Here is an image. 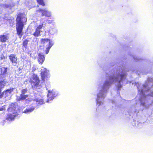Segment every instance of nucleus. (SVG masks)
Returning <instances> with one entry per match:
<instances>
[{
	"label": "nucleus",
	"mask_w": 153,
	"mask_h": 153,
	"mask_svg": "<svg viewBox=\"0 0 153 153\" xmlns=\"http://www.w3.org/2000/svg\"><path fill=\"white\" fill-rule=\"evenodd\" d=\"M28 96L27 95H25L21 94L20 96L17 97V100L18 101L23 100L27 98Z\"/></svg>",
	"instance_id": "nucleus-15"
},
{
	"label": "nucleus",
	"mask_w": 153,
	"mask_h": 153,
	"mask_svg": "<svg viewBox=\"0 0 153 153\" xmlns=\"http://www.w3.org/2000/svg\"><path fill=\"white\" fill-rule=\"evenodd\" d=\"M7 68L2 67L0 68V85L1 86H4L7 83L5 79V78L7 76Z\"/></svg>",
	"instance_id": "nucleus-6"
},
{
	"label": "nucleus",
	"mask_w": 153,
	"mask_h": 153,
	"mask_svg": "<svg viewBox=\"0 0 153 153\" xmlns=\"http://www.w3.org/2000/svg\"><path fill=\"white\" fill-rule=\"evenodd\" d=\"M9 58L12 62L13 65H16L17 63V60L16 56L14 54H12L9 56Z\"/></svg>",
	"instance_id": "nucleus-10"
},
{
	"label": "nucleus",
	"mask_w": 153,
	"mask_h": 153,
	"mask_svg": "<svg viewBox=\"0 0 153 153\" xmlns=\"http://www.w3.org/2000/svg\"><path fill=\"white\" fill-rule=\"evenodd\" d=\"M41 76L42 82L40 83V81L37 75L34 74L30 77V82L31 83L32 88L34 90L40 89L45 85V79L48 77V71L45 68L41 69Z\"/></svg>",
	"instance_id": "nucleus-3"
},
{
	"label": "nucleus",
	"mask_w": 153,
	"mask_h": 153,
	"mask_svg": "<svg viewBox=\"0 0 153 153\" xmlns=\"http://www.w3.org/2000/svg\"><path fill=\"white\" fill-rule=\"evenodd\" d=\"M27 91V90L26 89H24L22 90V94H25L26 92Z\"/></svg>",
	"instance_id": "nucleus-23"
},
{
	"label": "nucleus",
	"mask_w": 153,
	"mask_h": 153,
	"mask_svg": "<svg viewBox=\"0 0 153 153\" xmlns=\"http://www.w3.org/2000/svg\"><path fill=\"white\" fill-rule=\"evenodd\" d=\"M137 97H137H137H136V99H137Z\"/></svg>",
	"instance_id": "nucleus-29"
},
{
	"label": "nucleus",
	"mask_w": 153,
	"mask_h": 153,
	"mask_svg": "<svg viewBox=\"0 0 153 153\" xmlns=\"http://www.w3.org/2000/svg\"><path fill=\"white\" fill-rule=\"evenodd\" d=\"M42 25H39L38 27L36 28V29H38V30H40V29L42 28L43 25V22H42Z\"/></svg>",
	"instance_id": "nucleus-21"
},
{
	"label": "nucleus",
	"mask_w": 153,
	"mask_h": 153,
	"mask_svg": "<svg viewBox=\"0 0 153 153\" xmlns=\"http://www.w3.org/2000/svg\"><path fill=\"white\" fill-rule=\"evenodd\" d=\"M9 39V36L6 34L0 35V42H6Z\"/></svg>",
	"instance_id": "nucleus-12"
},
{
	"label": "nucleus",
	"mask_w": 153,
	"mask_h": 153,
	"mask_svg": "<svg viewBox=\"0 0 153 153\" xmlns=\"http://www.w3.org/2000/svg\"><path fill=\"white\" fill-rule=\"evenodd\" d=\"M14 89V88H12L4 91L2 94L0 95V98H1L3 97H6L7 96L10 95Z\"/></svg>",
	"instance_id": "nucleus-9"
},
{
	"label": "nucleus",
	"mask_w": 153,
	"mask_h": 153,
	"mask_svg": "<svg viewBox=\"0 0 153 153\" xmlns=\"http://www.w3.org/2000/svg\"><path fill=\"white\" fill-rule=\"evenodd\" d=\"M50 44V45H48V46L47 47L46 49V54H47L48 53L51 47L53 45L54 43H51L49 42Z\"/></svg>",
	"instance_id": "nucleus-18"
},
{
	"label": "nucleus",
	"mask_w": 153,
	"mask_h": 153,
	"mask_svg": "<svg viewBox=\"0 0 153 153\" xmlns=\"http://www.w3.org/2000/svg\"><path fill=\"white\" fill-rule=\"evenodd\" d=\"M27 1H26V4H27ZM31 1H30L28 3V4H26L27 5H28V6H30V4H31Z\"/></svg>",
	"instance_id": "nucleus-26"
},
{
	"label": "nucleus",
	"mask_w": 153,
	"mask_h": 153,
	"mask_svg": "<svg viewBox=\"0 0 153 153\" xmlns=\"http://www.w3.org/2000/svg\"><path fill=\"white\" fill-rule=\"evenodd\" d=\"M35 106L34 105H30L29 107L27 108L24 111L23 113L28 114L32 112L35 109Z\"/></svg>",
	"instance_id": "nucleus-11"
},
{
	"label": "nucleus",
	"mask_w": 153,
	"mask_h": 153,
	"mask_svg": "<svg viewBox=\"0 0 153 153\" xmlns=\"http://www.w3.org/2000/svg\"><path fill=\"white\" fill-rule=\"evenodd\" d=\"M40 31L38 29H36L35 32L33 33V35L35 36H38L40 34Z\"/></svg>",
	"instance_id": "nucleus-19"
},
{
	"label": "nucleus",
	"mask_w": 153,
	"mask_h": 153,
	"mask_svg": "<svg viewBox=\"0 0 153 153\" xmlns=\"http://www.w3.org/2000/svg\"><path fill=\"white\" fill-rule=\"evenodd\" d=\"M44 56L41 54L39 53L38 56V61L40 63L42 64L44 62L45 60Z\"/></svg>",
	"instance_id": "nucleus-14"
},
{
	"label": "nucleus",
	"mask_w": 153,
	"mask_h": 153,
	"mask_svg": "<svg viewBox=\"0 0 153 153\" xmlns=\"http://www.w3.org/2000/svg\"><path fill=\"white\" fill-rule=\"evenodd\" d=\"M49 33L51 35H53V34L56 33L57 30L55 28H51L49 30Z\"/></svg>",
	"instance_id": "nucleus-17"
},
{
	"label": "nucleus",
	"mask_w": 153,
	"mask_h": 153,
	"mask_svg": "<svg viewBox=\"0 0 153 153\" xmlns=\"http://www.w3.org/2000/svg\"><path fill=\"white\" fill-rule=\"evenodd\" d=\"M42 19H41V22H42Z\"/></svg>",
	"instance_id": "nucleus-27"
},
{
	"label": "nucleus",
	"mask_w": 153,
	"mask_h": 153,
	"mask_svg": "<svg viewBox=\"0 0 153 153\" xmlns=\"http://www.w3.org/2000/svg\"><path fill=\"white\" fill-rule=\"evenodd\" d=\"M133 58L135 60H136V61H137L138 60V58H137V57H135V56H134Z\"/></svg>",
	"instance_id": "nucleus-24"
},
{
	"label": "nucleus",
	"mask_w": 153,
	"mask_h": 153,
	"mask_svg": "<svg viewBox=\"0 0 153 153\" xmlns=\"http://www.w3.org/2000/svg\"><path fill=\"white\" fill-rule=\"evenodd\" d=\"M135 84L138 88V96H139L140 104L139 108H136V106H132L131 108V112L137 114L139 111H143L147 109L152 104H153V101L150 102L148 100L151 97H153V78H148L143 85H139L138 83Z\"/></svg>",
	"instance_id": "nucleus-2"
},
{
	"label": "nucleus",
	"mask_w": 153,
	"mask_h": 153,
	"mask_svg": "<svg viewBox=\"0 0 153 153\" xmlns=\"http://www.w3.org/2000/svg\"><path fill=\"white\" fill-rule=\"evenodd\" d=\"M107 76L108 78V80H107L101 88H99V93L97 94V98L96 100L97 104L100 106L103 104L104 99L106 96V94L111 84H115L118 88V90H120L122 87V84H126L128 83V81L126 79V72L124 68L120 67L111 70L107 74Z\"/></svg>",
	"instance_id": "nucleus-1"
},
{
	"label": "nucleus",
	"mask_w": 153,
	"mask_h": 153,
	"mask_svg": "<svg viewBox=\"0 0 153 153\" xmlns=\"http://www.w3.org/2000/svg\"><path fill=\"white\" fill-rule=\"evenodd\" d=\"M48 94L47 95L48 99L47 102H49V101L52 100L54 97H56L57 94V92L55 90H50L48 91Z\"/></svg>",
	"instance_id": "nucleus-8"
},
{
	"label": "nucleus",
	"mask_w": 153,
	"mask_h": 153,
	"mask_svg": "<svg viewBox=\"0 0 153 153\" xmlns=\"http://www.w3.org/2000/svg\"><path fill=\"white\" fill-rule=\"evenodd\" d=\"M27 19L25 17H21L19 14L16 19V30L17 34L21 38L23 35L22 30L23 28L24 23L26 22Z\"/></svg>",
	"instance_id": "nucleus-4"
},
{
	"label": "nucleus",
	"mask_w": 153,
	"mask_h": 153,
	"mask_svg": "<svg viewBox=\"0 0 153 153\" xmlns=\"http://www.w3.org/2000/svg\"><path fill=\"white\" fill-rule=\"evenodd\" d=\"M27 42L28 41L27 40H25L23 42V45L24 47H25L26 46L27 44Z\"/></svg>",
	"instance_id": "nucleus-22"
},
{
	"label": "nucleus",
	"mask_w": 153,
	"mask_h": 153,
	"mask_svg": "<svg viewBox=\"0 0 153 153\" xmlns=\"http://www.w3.org/2000/svg\"><path fill=\"white\" fill-rule=\"evenodd\" d=\"M134 101H135V100H132V101H133V102H134Z\"/></svg>",
	"instance_id": "nucleus-28"
},
{
	"label": "nucleus",
	"mask_w": 153,
	"mask_h": 153,
	"mask_svg": "<svg viewBox=\"0 0 153 153\" xmlns=\"http://www.w3.org/2000/svg\"><path fill=\"white\" fill-rule=\"evenodd\" d=\"M39 4L41 5L42 6L45 5V4L43 2V0H37Z\"/></svg>",
	"instance_id": "nucleus-20"
},
{
	"label": "nucleus",
	"mask_w": 153,
	"mask_h": 153,
	"mask_svg": "<svg viewBox=\"0 0 153 153\" xmlns=\"http://www.w3.org/2000/svg\"><path fill=\"white\" fill-rule=\"evenodd\" d=\"M41 42L43 44H47L48 45H50L51 43H54L52 41H51L50 40L48 39H41Z\"/></svg>",
	"instance_id": "nucleus-16"
},
{
	"label": "nucleus",
	"mask_w": 153,
	"mask_h": 153,
	"mask_svg": "<svg viewBox=\"0 0 153 153\" xmlns=\"http://www.w3.org/2000/svg\"><path fill=\"white\" fill-rule=\"evenodd\" d=\"M5 109V107L3 106L2 107L0 108V111H2Z\"/></svg>",
	"instance_id": "nucleus-25"
},
{
	"label": "nucleus",
	"mask_w": 153,
	"mask_h": 153,
	"mask_svg": "<svg viewBox=\"0 0 153 153\" xmlns=\"http://www.w3.org/2000/svg\"><path fill=\"white\" fill-rule=\"evenodd\" d=\"M43 99L40 98V97H37L34 99V101L36 102V104L37 105H41L44 103Z\"/></svg>",
	"instance_id": "nucleus-13"
},
{
	"label": "nucleus",
	"mask_w": 153,
	"mask_h": 153,
	"mask_svg": "<svg viewBox=\"0 0 153 153\" xmlns=\"http://www.w3.org/2000/svg\"><path fill=\"white\" fill-rule=\"evenodd\" d=\"M36 12L41 13L42 16H45L47 17H50L51 16V12L48 10L47 9L40 8L37 9Z\"/></svg>",
	"instance_id": "nucleus-7"
},
{
	"label": "nucleus",
	"mask_w": 153,
	"mask_h": 153,
	"mask_svg": "<svg viewBox=\"0 0 153 153\" xmlns=\"http://www.w3.org/2000/svg\"><path fill=\"white\" fill-rule=\"evenodd\" d=\"M18 108L14 104H12L8 109L9 113L7 114L6 119L8 120H13L18 115Z\"/></svg>",
	"instance_id": "nucleus-5"
}]
</instances>
